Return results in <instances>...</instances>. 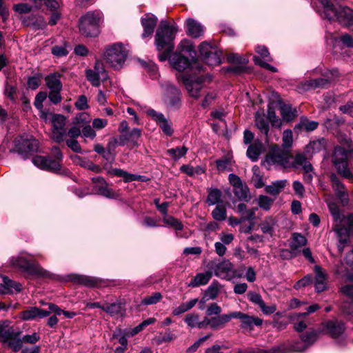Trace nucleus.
<instances>
[{"label": "nucleus", "mask_w": 353, "mask_h": 353, "mask_svg": "<svg viewBox=\"0 0 353 353\" xmlns=\"http://www.w3.org/2000/svg\"><path fill=\"white\" fill-rule=\"evenodd\" d=\"M233 192L234 195L240 200L247 201L249 197L248 189L243 183L233 188Z\"/></svg>", "instance_id": "nucleus-53"}, {"label": "nucleus", "mask_w": 353, "mask_h": 353, "mask_svg": "<svg viewBox=\"0 0 353 353\" xmlns=\"http://www.w3.org/2000/svg\"><path fill=\"white\" fill-rule=\"evenodd\" d=\"M221 285L216 281H214L205 291L204 294L207 296L210 300L215 299L221 290Z\"/></svg>", "instance_id": "nucleus-47"}, {"label": "nucleus", "mask_w": 353, "mask_h": 353, "mask_svg": "<svg viewBox=\"0 0 353 353\" xmlns=\"http://www.w3.org/2000/svg\"><path fill=\"white\" fill-rule=\"evenodd\" d=\"M157 17L150 13L145 14L141 19V25L143 28L142 38L151 37L157 24Z\"/></svg>", "instance_id": "nucleus-23"}, {"label": "nucleus", "mask_w": 353, "mask_h": 353, "mask_svg": "<svg viewBox=\"0 0 353 353\" xmlns=\"http://www.w3.org/2000/svg\"><path fill=\"white\" fill-rule=\"evenodd\" d=\"M69 280L75 283L81 284L87 287H94L99 283V279L88 276L71 274L68 276Z\"/></svg>", "instance_id": "nucleus-31"}, {"label": "nucleus", "mask_w": 353, "mask_h": 353, "mask_svg": "<svg viewBox=\"0 0 353 353\" xmlns=\"http://www.w3.org/2000/svg\"><path fill=\"white\" fill-rule=\"evenodd\" d=\"M319 123L314 121H310L305 117H302L295 127L294 130H305L306 132H311L317 128Z\"/></svg>", "instance_id": "nucleus-36"}, {"label": "nucleus", "mask_w": 353, "mask_h": 353, "mask_svg": "<svg viewBox=\"0 0 353 353\" xmlns=\"http://www.w3.org/2000/svg\"><path fill=\"white\" fill-rule=\"evenodd\" d=\"M256 52L261 56V58L254 56L253 57V61L256 65H258L268 70H270L272 72H276L277 71L276 68L270 64L268 63L266 61H272V59L271 58L270 53L268 50V48L263 46H259L256 48Z\"/></svg>", "instance_id": "nucleus-19"}, {"label": "nucleus", "mask_w": 353, "mask_h": 353, "mask_svg": "<svg viewBox=\"0 0 353 353\" xmlns=\"http://www.w3.org/2000/svg\"><path fill=\"white\" fill-rule=\"evenodd\" d=\"M208 192V195L206 200L208 204L209 205H219V203L221 202L222 195L221 190L217 188H209Z\"/></svg>", "instance_id": "nucleus-46"}, {"label": "nucleus", "mask_w": 353, "mask_h": 353, "mask_svg": "<svg viewBox=\"0 0 353 353\" xmlns=\"http://www.w3.org/2000/svg\"><path fill=\"white\" fill-rule=\"evenodd\" d=\"M109 173L114 176L122 177L125 182H131L133 181L134 179H135L131 176V174L119 168H113L109 171Z\"/></svg>", "instance_id": "nucleus-58"}, {"label": "nucleus", "mask_w": 353, "mask_h": 353, "mask_svg": "<svg viewBox=\"0 0 353 353\" xmlns=\"http://www.w3.org/2000/svg\"><path fill=\"white\" fill-rule=\"evenodd\" d=\"M38 148V141L32 135L23 134L14 140V150L23 159L28 158L37 151Z\"/></svg>", "instance_id": "nucleus-10"}, {"label": "nucleus", "mask_w": 353, "mask_h": 353, "mask_svg": "<svg viewBox=\"0 0 353 353\" xmlns=\"http://www.w3.org/2000/svg\"><path fill=\"white\" fill-rule=\"evenodd\" d=\"M71 159L74 161H77L81 166L85 168L90 170L94 171L95 172H99L101 170L100 168L98 165L94 164L91 161H87L85 159H83L79 156L74 155V156L71 157Z\"/></svg>", "instance_id": "nucleus-48"}, {"label": "nucleus", "mask_w": 353, "mask_h": 353, "mask_svg": "<svg viewBox=\"0 0 353 353\" xmlns=\"http://www.w3.org/2000/svg\"><path fill=\"white\" fill-rule=\"evenodd\" d=\"M188 152V148L185 146L176 147L167 150L168 154L173 159L178 160L184 157Z\"/></svg>", "instance_id": "nucleus-54"}, {"label": "nucleus", "mask_w": 353, "mask_h": 353, "mask_svg": "<svg viewBox=\"0 0 353 353\" xmlns=\"http://www.w3.org/2000/svg\"><path fill=\"white\" fill-rule=\"evenodd\" d=\"M216 48L212 46L208 42L204 41L199 46V52L201 56L204 59L210 54L212 53L214 50H216Z\"/></svg>", "instance_id": "nucleus-62"}, {"label": "nucleus", "mask_w": 353, "mask_h": 353, "mask_svg": "<svg viewBox=\"0 0 353 353\" xmlns=\"http://www.w3.org/2000/svg\"><path fill=\"white\" fill-rule=\"evenodd\" d=\"M292 155L278 146L274 147L270 153L266 155L264 165L270 169V165H276L284 168L293 167L294 161L291 162Z\"/></svg>", "instance_id": "nucleus-9"}, {"label": "nucleus", "mask_w": 353, "mask_h": 353, "mask_svg": "<svg viewBox=\"0 0 353 353\" xmlns=\"http://www.w3.org/2000/svg\"><path fill=\"white\" fill-rule=\"evenodd\" d=\"M21 290V285L10 279L7 276L3 277V283H0V294H6L14 293V292H20Z\"/></svg>", "instance_id": "nucleus-30"}, {"label": "nucleus", "mask_w": 353, "mask_h": 353, "mask_svg": "<svg viewBox=\"0 0 353 353\" xmlns=\"http://www.w3.org/2000/svg\"><path fill=\"white\" fill-rule=\"evenodd\" d=\"M326 328L333 338L338 337L345 330L344 324L342 322H339L337 321H331L327 322L326 323Z\"/></svg>", "instance_id": "nucleus-38"}, {"label": "nucleus", "mask_w": 353, "mask_h": 353, "mask_svg": "<svg viewBox=\"0 0 353 353\" xmlns=\"http://www.w3.org/2000/svg\"><path fill=\"white\" fill-rule=\"evenodd\" d=\"M325 201L334 220L333 230L339 236L338 249L341 254L348 242L350 232H353V214H343L332 196H327Z\"/></svg>", "instance_id": "nucleus-1"}, {"label": "nucleus", "mask_w": 353, "mask_h": 353, "mask_svg": "<svg viewBox=\"0 0 353 353\" xmlns=\"http://www.w3.org/2000/svg\"><path fill=\"white\" fill-rule=\"evenodd\" d=\"M212 216L218 221H223L227 218L225 207L223 205H217L212 212Z\"/></svg>", "instance_id": "nucleus-51"}, {"label": "nucleus", "mask_w": 353, "mask_h": 353, "mask_svg": "<svg viewBox=\"0 0 353 353\" xmlns=\"http://www.w3.org/2000/svg\"><path fill=\"white\" fill-rule=\"evenodd\" d=\"M184 321L188 327L190 328H205L204 319L200 321L199 314L195 312H191L185 315Z\"/></svg>", "instance_id": "nucleus-34"}, {"label": "nucleus", "mask_w": 353, "mask_h": 353, "mask_svg": "<svg viewBox=\"0 0 353 353\" xmlns=\"http://www.w3.org/2000/svg\"><path fill=\"white\" fill-rule=\"evenodd\" d=\"M60 77L61 75L57 73L51 74L46 77V85L50 90H61L62 83Z\"/></svg>", "instance_id": "nucleus-39"}, {"label": "nucleus", "mask_w": 353, "mask_h": 353, "mask_svg": "<svg viewBox=\"0 0 353 353\" xmlns=\"http://www.w3.org/2000/svg\"><path fill=\"white\" fill-rule=\"evenodd\" d=\"M172 67L178 71H184L186 69H192L194 65L197 64L196 60L193 59L190 61L188 58L181 55L180 53H174L171 59Z\"/></svg>", "instance_id": "nucleus-22"}, {"label": "nucleus", "mask_w": 353, "mask_h": 353, "mask_svg": "<svg viewBox=\"0 0 353 353\" xmlns=\"http://www.w3.org/2000/svg\"><path fill=\"white\" fill-rule=\"evenodd\" d=\"M288 181L285 179L275 181L272 182L271 185H266L265 190L270 194L276 196L285 187Z\"/></svg>", "instance_id": "nucleus-41"}, {"label": "nucleus", "mask_w": 353, "mask_h": 353, "mask_svg": "<svg viewBox=\"0 0 353 353\" xmlns=\"http://www.w3.org/2000/svg\"><path fill=\"white\" fill-rule=\"evenodd\" d=\"M162 299V295L160 292H155L150 296L145 297L141 301V304L145 305H153L159 302Z\"/></svg>", "instance_id": "nucleus-63"}, {"label": "nucleus", "mask_w": 353, "mask_h": 353, "mask_svg": "<svg viewBox=\"0 0 353 353\" xmlns=\"http://www.w3.org/2000/svg\"><path fill=\"white\" fill-rule=\"evenodd\" d=\"M163 222L174 228L176 230H181L183 229V224L176 219L172 216H165L163 218Z\"/></svg>", "instance_id": "nucleus-61"}, {"label": "nucleus", "mask_w": 353, "mask_h": 353, "mask_svg": "<svg viewBox=\"0 0 353 353\" xmlns=\"http://www.w3.org/2000/svg\"><path fill=\"white\" fill-rule=\"evenodd\" d=\"M146 113L156 121L165 135L170 137L173 134L174 130L172 127V123L169 122L162 113L151 108L147 110Z\"/></svg>", "instance_id": "nucleus-16"}, {"label": "nucleus", "mask_w": 353, "mask_h": 353, "mask_svg": "<svg viewBox=\"0 0 353 353\" xmlns=\"http://www.w3.org/2000/svg\"><path fill=\"white\" fill-rule=\"evenodd\" d=\"M21 332L17 331V333L15 334V336L13 337L14 339H11L7 343H8V346L14 351V352H18L19 350L22 347L23 341L22 338L21 339L20 336Z\"/></svg>", "instance_id": "nucleus-57"}, {"label": "nucleus", "mask_w": 353, "mask_h": 353, "mask_svg": "<svg viewBox=\"0 0 353 353\" xmlns=\"http://www.w3.org/2000/svg\"><path fill=\"white\" fill-rule=\"evenodd\" d=\"M301 167L303 170V180L307 183H311L315 172L312 165L306 160V157L303 154H297L294 159L293 168H298Z\"/></svg>", "instance_id": "nucleus-13"}, {"label": "nucleus", "mask_w": 353, "mask_h": 353, "mask_svg": "<svg viewBox=\"0 0 353 353\" xmlns=\"http://www.w3.org/2000/svg\"><path fill=\"white\" fill-rule=\"evenodd\" d=\"M165 90L164 102L170 108H178L181 105V92L169 82L162 85Z\"/></svg>", "instance_id": "nucleus-11"}, {"label": "nucleus", "mask_w": 353, "mask_h": 353, "mask_svg": "<svg viewBox=\"0 0 353 353\" xmlns=\"http://www.w3.org/2000/svg\"><path fill=\"white\" fill-rule=\"evenodd\" d=\"M36 8H40L44 4L48 10L52 12L49 20V24L55 25L60 19V13L57 11L59 7L58 0H30Z\"/></svg>", "instance_id": "nucleus-15"}, {"label": "nucleus", "mask_w": 353, "mask_h": 353, "mask_svg": "<svg viewBox=\"0 0 353 353\" xmlns=\"http://www.w3.org/2000/svg\"><path fill=\"white\" fill-rule=\"evenodd\" d=\"M10 263L12 267L30 275L43 278H50L51 276V273L49 271L43 269L37 263L31 261L28 256L23 254L12 257Z\"/></svg>", "instance_id": "nucleus-5"}, {"label": "nucleus", "mask_w": 353, "mask_h": 353, "mask_svg": "<svg viewBox=\"0 0 353 353\" xmlns=\"http://www.w3.org/2000/svg\"><path fill=\"white\" fill-rule=\"evenodd\" d=\"M50 315L48 310H42L37 307H31L21 312V318L24 321H31L37 317L43 318Z\"/></svg>", "instance_id": "nucleus-29"}, {"label": "nucleus", "mask_w": 353, "mask_h": 353, "mask_svg": "<svg viewBox=\"0 0 353 353\" xmlns=\"http://www.w3.org/2000/svg\"><path fill=\"white\" fill-rule=\"evenodd\" d=\"M102 13L99 10L89 11L79 19V28L81 33L85 37H97L99 33V23Z\"/></svg>", "instance_id": "nucleus-6"}, {"label": "nucleus", "mask_w": 353, "mask_h": 353, "mask_svg": "<svg viewBox=\"0 0 353 353\" xmlns=\"http://www.w3.org/2000/svg\"><path fill=\"white\" fill-rule=\"evenodd\" d=\"M177 31L176 26H170L166 21H161L155 34L154 44L157 50H173L174 39Z\"/></svg>", "instance_id": "nucleus-4"}, {"label": "nucleus", "mask_w": 353, "mask_h": 353, "mask_svg": "<svg viewBox=\"0 0 353 353\" xmlns=\"http://www.w3.org/2000/svg\"><path fill=\"white\" fill-rule=\"evenodd\" d=\"M103 310L111 316L122 315L123 312L122 305L120 303H113L110 305H106L104 308H103Z\"/></svg>", "instance_id": "nucleus-50"}, {"label": "nucleus", "mask_w": 353, "mask_h": 353, "mask_svg": "<svg viewBox=\"0 0 353 353\" xmlns=\"http://www.w3.org/2000/svg\"><path fill=\"white\" fill-rule=\"evenodd\" d=\"M92 181L94 183V188L99 194L107 198H113L114 193L108 188L105 179L101 176L93 177Z\"/></svg>", "instance_id": "nucleus-28"}, {"label": "nucleus", "mask_w": 353, "mask_h": 353, "mask_svg": "<svg viewBox=\"0 0 353 353\" xmlns=\"http://www.w3.org/2000/svg\"><path fill=\"white\" fill-rule=\"evenodd\" d=\"M221 52L216 49L203 59L210 65H217L221 62Z\"/></svg>", "instance_id": "nucleus-52"}, {"label": "nucleus", "mask_w": 353, "mask_h": 353, "mask_svg": "<svg viewBox=\"0 0 353 353\" xmlns=\"http://www.w3.org/2000/svg\"><path fill=\"white\" fill-rule=\"evenodd\" d=\"M215 276L225 280H231L234 277L232 264L228 260H223L212 267Z\"/></svg>", "instance_id": "nucleus-17"}, {"label": "nucleus", "mask_w": 353, "mask_h": 353, "mask_svg": "<svg viewBox=\"0 0 353 353\" xmlns=\"http://www.w3.org/2000/svg\"><path fill=\"white\" fill-rule=\"evenodd\" d=\"M127 57V51L121 43H116L106 48L104 58L114 69L122 68Z\"/></svg>", "instance_id": "nucleus-8"}, {"label": "nucleus", "mask_w": 353, "mask_h": 353, "mask_svg": "<svg viewBox=\"0 0 353 353\" xmlns=\"http://www.w3.org/2000/svg\"><path fill=\"white\" fill-rule=\"evenodd\" d=\"M179 78L181 79L190 96L194 98H198L199 97V92L203 88V78L197 77L195 79L192 77H187L184 74H180L178 77V79Z\"/></svg>", "instance_id": "nucleus-14"}, {"label": "nucleus", "mask_w": 353, "mask_h": 353, "mask_svg": "<svg viewBox=\"0 0 353 353\" xmlns=\"http://www.w3.org/2000/svg\"><path fill=\"white\" fill-rule=\"evenodd\" d=\"M276 225V219L272 216H268L260 223V228L263 233L272 236Z\"/></svg>", "instance_id": "nucleus-40"}, {"label": "nucleus", "mask_w": 353, "mask_h": 353, "mask_svg": "<svg viewBox=\"0 0 353 353\" xmlns=\"http://www.w3.org/2000/svg\"><path fill=\"white\" fill-rule=\"evenodd\" d=\"M281 114L284 121H290L297 117V110L290 105H282L280 108Z\"/></svg>", "instance_id": "nucleus-45"}, {"label": "nucleus", "mask_w": 353, "mask_h": 353, "mask_svg": "<svg viewBox=\"0 0 353 353\" xmlns=\"http://www.w3.org/2000/svg\"><path fill=\"white\" fill-rule=\"evenodd\" d=\"M65 120L61 114H54L52 119V138L57 143L63 142L65 139Z\"/></svg>", "instance_id": "nucleus-12"}, {"label": "nucleus", "mask_w": 353, "mask_h": 353, "mask_svg": "<svg viewBox=\"0 0 353 353\" xmlns=\"http://www.w3.org/2000/svg\"><path fill=\"white\" fill-rule=\"evenodd\" d=\"M326 140L325 139H320L310 141L305 148L304 154L306 160L310 159L316 153H318L325 149Z\"/></svg>", "instance_id": "nucleus-27"}, {"label": "nucleus", "mask_w": 353, "mask_h": 353, "mask_svg": "<svg viewBox=\"0 0 353 353\" xmlns=\"http://www.w3.org/2000/svg\"><path fill=\"white\" fill-rule=\"evenodd\" d=\"M323 8L321 16L330 21H336L342 26H353V10L350 8L334 3L332 0H319Z\"/></svg>", "instance_id": "nucleus-2"}, {"label": "nucleus", "mask_w": 353, "mask_h": 353, "mask_svg": "<svg viewBox=\"0 0 353 353\" xmlns=\"http://www.w3.org/2000/svg\"><path fill=\"white\" fill-rule=\"evenodd\" d=\"M90 122V117L87 112L78 113L72 121V124H77L79 126H83L89 124Z\"/></svg>", "instance_id": "nucleus-56"}, {"label": "nucleus", "mask_w": 353, "mask_h": 353, "mask_svg": "<svg viewBox=\"0 0 353 353\" xmlns=\"http://www.w3.org/2000/svg\"><path fill=\"white\" fill-rule=\"evenodd\" d=\"M330 180L332 188L334 189L336 196L341 201V204L343 205H347L349 199L344 185L341 183L335 174L330 175Z\"/></svg>", "instance_id": "nucleus-24"}, {"label": "nucleus", "mask_w": 353, "mask_h": 353, "mask_svg": "<svg viewBox=\"0 0 353 353\" xmlns=\"http://www.w3.org/2000/svg\"><path fill=\"white\" fill-rule=\"evenodd\" d=\"M268 119L272 125L274 127L279 128L281 125V121L278 117H276L275 111L270 105L268 108Z\"/></svg>", "instance_id": "nucleus-64"}, {"label": "nucleus", "mask_w": 353, "mask_h": 353, "mask_svg": "<svg viewBox=\"0 0 353 353\" xmlns=\"http://www.w3.org/2000/svg\"><path fill=\"white\" fill-rule=\"evenodd\" d=\"M314 288L318 293L327 289V274L319 265H315L314 268Z\"/></svg>", "instance_id": "nucleus-25"}, {"label": "nucleus", "mask_w": 353, "mask_h": 353, "mask_svg": "<svg viewBox=\"0 0 353 353\" xmlns=\"http://www.w3.org/2000/svg\"><path fill=\"white\" fill-rule=\"evenodd\" d=\"M16 332L12 327L6 325H0V341L7 343L11 339H14Z\"/></svg>", "instance_id": "nucleus-43"}, {"label": "nucleus", "mask_w": 353, "mask_h": 353, "mask_svg": "<svg viewBox=\"0 0 353 353\" xmlns=\"http://www.w3.org/2000/svg\"><path fill=\"white\" fill-rule=\"evenodd\" d=\"M98 75L102 77V81H105L108 79L107 71L104 68L103 63L100 61H97L93 68H90Z\"/></svg>", "instance_id": "nucleus-60"}, {"label": "nucleus", "mask_w": 353, "mask_h": 353, "mask_svg": "<svg viewBox=\"0 0 353 353\" xmlns=\"http://www.w3.org/2000/svg\"><path fill=\"white\" fill-rule=\"evenodd\" d=\"M180 170L190 176L201 174L205 172V169L201 166L192 167L188 165H183Z\"/></svg>", "instance_id": "nucleus-49"}, {"label": "nucleus", "mask_w": 353, "mask_h": 353, "mask_svg": "<svg viewBox=\"0 0 353 353\" xmlns=\"http://www.w3.org/2000/svg\"><path fill=\"white\" fill-rule=\"evenodd\" d=\"M254 118L256 126L260 132L265 136L266 141H268L269 125L265 120L264 114L263 112H256Z\"/></svg>", "instance_id": "nucleus-35"}, {"label": "nucleus", "mask_w": 353, "mask_h": 353, "mask_svg": "<svg viewBox=\"0 0 353 353\" xmlns=\"http://www.w3.org/2000/svg\"><path fill=\"white\" fill-rule=\"evenodd\" d=\"M328 86V79L321 77L301 83L298 86V89L300 92H305L317 88H326Z\"/></svg>", "instance_id": "nucleus-26"}, {"label": "nucleus", "mask_w": 353, "mask_h": 353, "mask_svg": "<svg viewBox=\"0 0 353 353\" xmlns=\"http://www.w3.org/2000/svg\"><path fill=\"white\" fill-rule=\"evenodd\" d=\"M344 141L349 148L345 149L341 146L335 147L332 154V162L340 175L353 183V173L349 168L347 163L348 159L353 154V148H351L350 139H345Z\"/></svg>", "instance_id": "nucleus-3"}, {"label": "nucleus", "mask_w": 353, "mask_h": 353, "mask_svg": "<svg viewBox=\"0 0 353 353\" xmlns=\"http://www.w3.org/2000/svg\"><path fill=\"white\" fill-rule=\"evenodd\" d=\"M306 238L301 234L294 232L292 234V241L290 243V248L292 250H296L299 248L305 246L307 243Z\"/></svg>", "instance_id": "nucleus-44"}, {"label": "nucleus", "mask_w": 353, "mask_h": 353, "mask_svg": "<svg viewBox=\"0 0 353 353\" xmlns=\"http://www.w3.org/2000/svg\"><path fill=\"white\" fill-rule=\"evenodd\" d=\"M316 74H320L323 79H328V85L332 81L336 80L339 77V70L337 69L327 70L325 68H316L314 70Z\"/></svg>", "instance_id": "nucleus-37"}, {"label": "nucleus", "mask_w": 353, "mask_h": 353, "mask_svg": "<svg viewBox=\"0 0 353 353\" xmlns=\"http://www.w3.org/2000/svg\"><path fill=\"white\" fill-rule=\"evenodd\" d=\"M232 319V312L213 317H204L205 328L209 326L213 330L223 328Z\"/></svg>", "instance_id": "nucleus-20"}, {"label": "nucleus", "mask_w": 353, "mask_h": 353, "mask_svg": "<svg viewBox=\"0 0 353 353\" xmlns=\"http://www.w3.org/2000/svg\"><path fill=\"white\" fill-rule=\"evenodd\" d=\"M232 319H239L241 322V327L248 330H252L254 325L259 326L263 321L259 317L247 315L241 312H232Z\"/></svg>", "instance_id": "nucleus-21"}, {"label": "nucleus", "mask_w": 353, "mask_h": 353, "mask_svg": "<svg viewBox=\"0 0 353 353\" xmlns=\"http://www.w3.org/2000/svg\"><path fill=\"white\" fill-rule=\"evenodd\" d=\"M187 33L194 38H198L203 34V26L193 19L186 21Z\"/></svg>", "instance_id": "nucleus-32"}, {"label": "nucleus", "mask_w": 353, "mask_h": 353, "mask_svg": "<svg viewBox=\"0 0 353 353\" xmlns=\"http://www.w3.org/2000/svg\"><path fill=\"white\" fill-rule=\"evenodd\" d=\"M212 273L210 271L196 274L188 284V287L196 288L206 285L210 280Z\"/></svg>", "instance_id": "nucleus-33"}, {"label": "nucleus", "mask_w": 353, "mask_h": 353, "mask_svg": "<svg viewBox=\"0 0 353 353\" xmlns=\"http://www.w3.org/2000/svg\"><path fill=\"white\" fill-rule=\"evenodd\" d=\"M320 332L312 330L301 336V342L294 343L291 346V351L301 352L312 345L318 339Z\"/></svg>", "instance_id": "nucleus-18"}, {"label": "nucleus", "mask_w": 353, "mask_h": 353, "mask_svg": "<svg viewBox=\"0 0 353 353\" xmlns=\"http://www.w3.org/2000/svg\"><path fill=\"white\" fill-rule=\"evenodd\" d=\"M263 145L261 142H254L247 150V156L252 161L255 162L261 154Z\"/></svg>", "instance_id": "nucleus-42"}, {"label": "nucleus", "mask_w": 353, "mask_h": 353, "mask_svg": "<svg viewBox=\"0 0 353 353\" xmlns=\"http://www.w3.org/2000/svg\"><path fill=\"white\" fill-rule=\"evenodd\" d=\"M81 137L84 139V141L86 142V139L93 140L97 136V133L94 130L93 127L89 124L81 127Z\"/></svg>", "instance_id": "nucleus-59"}, {"label": "nucleus", "mask_w": 353, "mask_h": 353, "mask_svg": "<svg viewBox=\"0 0 353 353\" xmlns=\"http://www.w3.org/2000/svg\"><path fill=\"white\" fill-rule=\"evenodd\" d=\"M52 153L54 159L50 157L36 156L32 159V163L42 170L58 172L61 170V163L63 156L58 147H53Z\"/></svg>", "instance_id": "nucleus-7"}, {"label": "nucleus", "mask_w": 353, "mask_h": 353, "mask_svg": "<svg viewBox=\"0 0 353 353\" xmlns=\"http://www.w3.org/2000/svg\"><path fill=\"white\" fill-rule=\"evenodd\" d=\"M85 77L87 80L94 87L99 86L101 81H102V77L91 69H87L85 70Z\"/></svg>", "instance_id": "nucleus-55"}]
</instances>
